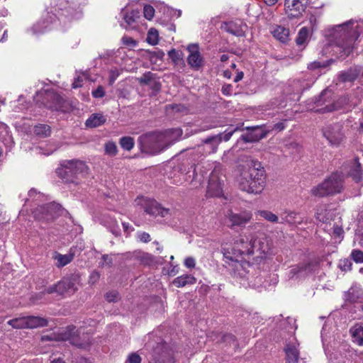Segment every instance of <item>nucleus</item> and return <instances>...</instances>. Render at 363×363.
I'll return each instance as SVG.
<instances>
[{"label":"nucleus","instance_id":"obj_64","mask_svg":"<svg viewBox=\"0 0 363 363\" xmlns=\"http://www.w3.org/2000/svg\"><path fill=\"white\" fill-rule=\"evenodd\" d=\"M75 363H91L90 360L84 357L79 358Z\"/></svg>","mask_w":363,"mask_h":363},{"label":"nucleus","instance_id":"obj_5","mask_svg":"<svg viewBox=\"0 0 363 363\" xmlns=\"http://www.w3.org/2000/svg\"><path fill=\"white\" fill-rule=\"evenodd\" d=\"M343 189V177L341 174L333 173L322 183L311 189L313 196L323 197L339 194Z\"/></svg>","mask_w":363,"mask_h":363},{"label":"nucleus","instance_id":"obj_37","mask_svg":"<svg viewBox=\"0 0 363 363\" xmlns=\"http://www.w3.org/2000/svg\"><path fill=\"white\" fill-rule=\"evenodd\" d=\"M258 215L264 218L265 220L272 223H279V217L269 211H258L257 213Z\"/></svg>","mask_w":363,"mask_h":363},{"label":"nucleus","instance_id":"obj_35","mask_svg":"<svg viewBox=\"0 0 363 363\" xmlns=\"http://www.w3.org/2000/svg\"><path fill=\"white\" fill-rule=\"evenodd\" d=\"M34 133L40 137H48L50 135V127L47 124H38L34 127Z\"/></svg>","mask_w":363,"mask_h":363},{"label":"nucleus","instance_id":"obj_7","mask_svg":"<svg viewBox=\"0 0 363 363\" xmlns=\"http://www.w3.org/2000/svg\"><path fill=\"white\" fill-rule=\"evenodd\" d=\"M58 340L69 341L72 345L79 347L86 348L91 344L90 335L84 333L82 328L77 329L74 325H69L58 335Z\"/></svg>","mask_w":363,"mask_h":363},{"label":"nucleus","instance_id":"obj_52","mask_svg":"<svg viewBox=\"0 0 363 363\" xmlns=\"http://www.w3.org/2000/svg\"><path fill=\"white\" fill-rule=\"evenodd\" d=\"M184 265L189 269L194 268L196 265V261L191 257H186L184 260Z\"/></svg>","mask_w":363,"mask_h":363},{"label":"nucleus","instance_id":"obj_9","mask_svg":"<svg viewBox=\"0 0 363 363\" xmlns=\"http://www.w3.org/2000/svg\"><path fill=\"white\" fill-rule=\"evenodd\" d=\"M220 164H216L210 174L207 186V194L212 197H219L223 194V174Z\"/></svg>","mask_w":363,"mask_h":363},{"label":"nucleus","instance_id":"obj_57","mask_svg":"<svg viewBox=\"0 0 363 363\" xmlns=\"http://www.w3.org/2000/svg\"><path fill=\"white\" fill-rule=\"evenodd\" d=\"M223 341L228 342L230 345L231 344H233V345H236V340H235V336L233 335H230V334L224 335Z\"/></svg>","mask_w":363,"mask_h":363},{"label":"nucleus","instance_id":"obj_51","mask_svg":"<svg viewBox=\"0 0 363 363\" xmlns=\"http://www.w3.org/2000/svg\"><path fill=\"white\" fill-rule=\"evenodd\" d=\"M92 95L94 98H102L105 95V91L101 86L92 91Z\"/></svg>","mask_w":363,"mask_h":363},{"label":"nucleus","instance_id":"obj_56","mask_svg":"<svg viewBox=\"0 0 363 363\" xmlns=\"http://www.w3.org/2000/svg\"><path fill=\"white\" fill-rule=\"evenodd\" d=\"M3 143L7 147H9V148L12 147V146L14 143L12 136L10 135L9 134L6 135L5 139L3 140Z\"/></svg>","mask_w":363,"mask_h":363},{"label":"nucleus","instance_id":"obj_55","mask_svg":"<svg viewBox=\"0 0 363 363\" xmlns=\"http://www.w3.org/2000/svg\"><path fill=\"white\" fill-rule=\"evenodd\" d=\"M324 207H320L317 209V211L315 213V218L317 220L324 222L325 221V216L323 215V211H325Z\"/></svg>","mask_w":363,"mask_h":363},{"label":"nucleus","instance_id":"obj_34","mask_svg":"<svg viewBox=\"0 0 363 363\" xmlns=\"http://www.w3.org/2000/svg\"><path fill=\"white\" fill-rule=\"evenodd\" d=\"M139 11L138 10H133L130 12H125L123 14V19L127 24L125 28L127 29L128 26H130L135 22L137 18L140 17Z\"/></svg>","mask_w":363,"mask_h":363},{"label":"nucleus","instance_id":"obj_63","mask_svg":"<svg viewBox=\"0 0 363 363\" xmlns=\"http://www.w3.org/2000/svg\"><path fill=\"white\" fill-rule=\"evenodd\" d=\"M344 265L342 267L344 270L350 269V267L352 265L351 262L348 259H345L343 261Z\"/></svg>","mask_w":363,"mask_h":363},{"label":"nucleus","instance_id":"obj_53","mask_svg":"<svg viewBox=\"0 0 363 363\" xmlns=\"http://www.w3.org/2000/svg\"><path fill=\"white\" fill-rule=\"evenodd\" d=\"M221 91L225 96H230L233 91V86L231 84H224L222 86Z\"/></svg>","mask_w":363,"mask_h":363},{"label":"nucleus","instance_id":"obj_26","mask_svg":"<svg viewBox=\"0 0 363 363\" xmlns=\"http://www.w3.org/2000/svg\"><path fill=\"white\" fill-rule=\"evenodd\" d=\"M47 319L39 317L30 315L27 316L28 328H35L38 327H45L48 325Z\"/></svg>","mask_w":363,"mask_h":363},{"label":"nucleus","instance_id":"obj_31","mask_svg":"<svg viewBox=\"0 0 363 363\" xmlns=\"http://www.w3.org/2000/svg\"><path fill=\"white\" fill-rule=\"evenodd\" d=\"M286 359L289 363H296L298 360L299 352L294 346L288 345L285 348Z\"/></svg>","mask_w":363,"mask_h":363},{"label":"nucleus","instance_id":"obj_39","mask_svg":"<svg viewBox=\"0 0 363 363\" xmlns=\"http://www.w3.org/2000/svg\"><path fill=\"white\" fill-rule=\"evenodd\" d=\"M168 56L174 65H179L182 61V53L180 51L172 49L168 52Z\"/></svg>","mask_w":363,"mask_h":363},{"label":"nucleus","instance_id":"obj_16","mask_svg":"<svg viewBox=\"0 0 363 363\" xmlns=\"http://www.w3.org/2000/svg\"><path fill=\"white\" fill-rule=\"evenodd\" d=\"M248 132L241 136V139L245 143L257 142L265 138L271 130L265 129L264 125L247 127Z\"/></svg>","mask_w":363,"mask_h":363},{"label":"nucleus","instance_id":"obj_40","mask_svg":"<svg viewBox=\"0 0 363 363\" xmlns=\"http://www.w3.org/2000/svg\"><path fill=\"white\" fill-rule=\"evenodd\" d=\"M308 32L307 28H302L299 30V32L298 33V36L296 40L297 45H303L306 41V40L308 38Z\"/></svg>","mask_w":363,"mask_h":363},{"label":"nucleus","instance_id":"obj_19","mask_svg":"<svg viewBox=\"0 0 363 363\" xmlns=\"http://www.w3.org/2000/svg\"><path fill=\"white\" fill-rule=\"evenodd\" d=\"M226 216L230 223V226L233 228L234 226H243L246 225L251 220L252 214L247 211L239 213H235L230 211Z\"/></svg>","mask_w":363,"mask_h":363},{"label":"nucleus","instance_id":"obj_59","mask_svg":"<svg viewBox=\"0 0 363 363\" xmlns=\"http://www.w3.org/2000/svg\"><path fill=\"white\" fill-rule=\"evenodd\" d=\"M235 130H236V129H234L233 130L225 133L224 134L220 133L222 135V140H223L224 141H228Z\"/></svg>","mask_w":363,"mask_h":363},{"label":"nucleus","instance_id":"obj_48","mask_svg":"<svg viewBox=\"0 0 363 363\" xmlns=\"http://www.w3.org/2000/svg\"><path fill=\"white\" fill-rule=\"evenodd\" d=\"M121 40L124 45L129 47V48H134L138 44L136 40H135L132 38L127 36V35H124L122 38Z\"/></svg>","mask_w":363,"mask_h":363},{"label":"nucleus","instance_id":"obj_33","mask_svg":"<svg viewBox=\"0 0 363 363\" xmlns=\"http://www.w3.org/2000/svg\"><path fill=\"white\" fill-rule=\"evenodd\" d=\"M359 76V72L357 69H350L345 72H342L340 74V77L342 82H353Z\"/></svg>","mask_w":363,"mask_h":363},{"label":"nucleus","instance_id":"obj_6","mask_svg":"<svg viewBox=\"0 0 363 363\" xmlns=\"http://www.w3.org/2000/svg\"><path fill=\"white\" fill-rule=\"evenodd\" d=\"M80 284V276L77 274L63 277L57 283L45 289L43 294L70 295L76 292Z\"/></svg>","mask_w":363,"mask_h":363},{"label":"nucleus","instance_id":"obj_1","mask_svg":"<svg viewBox=\"0 0 363 363\" xmlns=\"http://www.w3.org/2000/svg\"><path fill=\"white\" fill-rule=\"evenodd\" d=\"M224 258L234 262V277L240 279L242 284L247 282L250 286L255 287V277L258 274L255 265L249 262L242 261L243 255H255L256 261L266 259L270 255L269 241L264 235L257 237L255 235L240 236L235 240L233 245H223L221 248Z\"/></svg>","mask_w":363,"mask_h":363},{"label":"nucleus","instance_id":"obj_29","mask_svg":"<svg viewBox=\"0 0 363 363\" xmlns=\"http://www.w3.org/2000/svg\"><path fill=\"white\" fill-rule=\"evenodd\" d=\"M274 37L281 42L285 43L287 41L289 30L283 26H278L272 31Z\"/></svg>","mask_w":363,"mask_h":363},{"label":"nucleus","instance_id":"obj_47","mask_svg":"<svg viewBox=\"0 0 363 363\" xmlns=\"http://www.w3.org/2000/svg\"><path fill=\"white\" fill-rule=\"evenodd\" d=\"M142 359L140 356L136 352L130 353L125 363H141Z\"/></svg>","mask_w":363,"mask_h":363},{"label":"nucleus","instance_id":"obj_46","mask_svg":"<svg viewBox=\"0 0 363 363\" xmlns=\"http://www.w3.org/2000/svg\"><path fill=\"white\" fill-rule=\"evenodd\" d=\"M144 16L147 20H151L155 15V9L150 5H146L144 6L143 9Z\"/></svg>","mask_w":363,"mask_h":363},{"label":"nucleus","instance_id":"obj_18","mask_svg":"<svg viewBox=\"0 0 363 363\" xmlns=\"http://www.w3.org/2000/svg\"><path fill=\"white\" fill-rule=\"evenodd\" d=\"M189 55L187 57V62L189 66L194 69H199L203 65V57L199 52L198 44H190L187 47Z\"/></svg>","mask_w":363,"mask_h":363},{"label":"nucleus","instance_id":"obj_45","mask_svg":"<svg viewBox=\"0 0 363 363\" xmlns=\"http://www.w3.org/2000/svg\"><path fill=\"white\" fill-rule=\"evenodd\" d=\"M121 71L117 68L111 69L109 71V84L112 85L121 74Z\"/></svg>","mask_w":363,"mask_h":363},{"label":"nucleus","instance_id":"obj_22","mask_svg":"<svg viewBox=\"0 0 363 363\" xmlns=\"http://www.w3.org/2000/svg\"><path fill=\"white\" fill-rule=\"evenodd\" d=\"M45 99L47 101L45 106L50 109H57L62 100L60 95L52 91H45Z\"/></svg>","mask_w":363,"mask_h":363},{"label":"nucleus","instance_id":"obj_44","mask_svg":"<svg viewBox=\"0 0 363 363\" xmlns=\"http://www.w3.org/2000/svg\"><path fill=\"white\" fill-rule=\"evenodd\" d=\"M352 259L357 263L363 262V252L359 250H353L351 253Z\"/></svg>","mask_w":363,"mask_h":363},{"label":"nucleus","instance_id":"obj_12","mask_svg":"<svg viewBox=\"0 0 363 363\" xmlns=\"http://www.w3.org/2000/svg\"><path fill=\"white\" fill-rule=\"evenodd\" d=\"M146 345L149 347H153V358L159 363H173V353L167 343L160 342L157 343L156 347L151 342H148Z\"/></svg>","mask_w":363,"mask_h":363},{"label":"nucleus","instance_id":"obj_17","mask_svg":"<svg viewBox=\"0 0 363 363\" xmlns=\"http://www.w3.org/2000/svg\"><path fill=\"white\" fill-rule=\"evenodd\" d=\"M222 141V135L218 134L205 139L202 144L198 146V150L203 155H210L217 151L219 144Z\"/></svg>","mask_w":363,"mask_h":363},{"label":"nucleus","instance_id":"obj_10","mask_svg":"<svg viewBox=\"0 0 363 363\" xmlns=\"http://www.w3.org/2000/svg\"><path fill=\"white\" fill-rule=\"evenodd\" d=\"M62 211L60 204L50 203L37 208L34 211V216L39 220L50 222L60 216Z\"/></svg>","mask_w":363,"mask_h":363},{"label":"nucleus","instance_id":"obj_61","mask_svg":"<svg viewBox=\"0 0 363 363\" xmlns=\"http://www.w3.org/2000/svg\"><path fill=\"white\" fill-rule=\"evenodd\" d=\"M285 128V125L283 123H277L274 125L272 128L273 130H277L279 131L283 130Z\"/></svg>","mask_w":363,"mask_h":363},{"label":"nucleus","instance_id":"obj_14","mask_svg":"<svg viewBox=\"0 0 363 363\" xmlns=\"http://www.w3.org/2000/svg\"><path fill=\"white\" fill-rule=\"evenodd\" d=\"M151 136H159V133H148L140 137V143L143 149L150 154H157L164 150L165 145L164 142H159L152 140Z\"/></svg>","mask_w":363,"mask_h":363},{"label":"nucleus","instance_id":"obj_13","mask_svg":"<svg viewBox=\"0 0 363 363\" xmlns=\"http://www.w3.org/2000/svg\"><path fill=\"white\" fill-rule=\"evenodd\" d=\"M323 135L330 145H340L345 138L342 133V125L340 123H335L326 126L323 129Z\"/></svg>","mask_w":363,"mask_h":363},{"label":"nucleus","instance_id":"obj_24","mask_svg":"<svg viewBox=\"0 0 363 363\" xmlns=\"http://www.w3.org/2000/svg\"><path fill=\"white\" fill-rule=\"evenodd\" d=\"M106 119L101 113H93L86 121V126L89 128L99 127L106 122Z\"/></svg>","mask_w":363,"mask_h":363},{"label":"nucleus","instance_id":"obj_41","mask_svg":"<svg viewBox=\"0 0 363 363\" xmlns=\"http://www.w3.org/2000/svg\"><path fill=\"white\" fill-rule=\"evenodd\" d=\"M147 41L149 44L155 45L158 43V33L156 30L150 29L148 32Z\"/></svg>","mask_w":363,"mask_h":363},{"label":"nucleus","instance_id":"obj_8","mask_svg":"<svg viewBox=\"0 0 363 363\" xmlns=\"http://www.w3.org/2000/svg\"><path fill=\"white\" fill-rule=\"evenodd\" d=\"M135 201L136 205L143 208L147 214L153 217L160 216L161 218H164L169 215V209L162 207L154 199L140 196Z\"/></svg>","mask_w":363,"mask_h":363},{"label":"nucleus","instance_id":"obj_50","mask_svg":"<svg viewBox=\"0 0 363 363\" xmlns=\"http://www.w3.org/2000/svg\"><path fill=\"white\" fill-rule=\"evenodd\" d=\"M138 238L143 242H148L150 241V235L146 232H140L138 233Z\"/></svg>","mask_w":363,"mask_h":363},{"label":"nucleus","instance_id":"obj_28","mask_svg":"<svg viewBox=\"0 0 363 363\" xmlns=\"http://www.w3.org/2000/svg\"><path fill=\"white\" fill-rule=\"evenodd\" d=\"M350 333L353 341L359 345H363V327L361 325H355L350 329Z\"/></svg>","mask_w":363,"mask_h":363},{"label":"nucleus","instance_id":"obj_32","mask_svg":"<svg viewBox=\"0 0 363 363\" xmlns=\"http://www.w3.org/2000/svg\"><path fill=\"white\" fill-rule=\"evenodd\" d=\"M7 324L15 329L28 328L27 316L19 317L9 320Z\"/></svg>","mask_w":363,"mask_h":363},{"label":"nucleus","instance_id":"obj_23","mask_svg":"<svg viewBox=\"0 0 363 363\" xmlns=\"http://www.w3.org/2000/svg\"><path fill=\"white\" fill-rule=\"evenodd\" d=\"M196 279L191 274H183L177 277L172 281V284L176 287L181 288L187 285L196 284Z\"/></svg>","mask_w":363,"mask_h":363},{"label":"nucleus","instance_id":"obj_25","mask_svg":"<svg viewBox=\"0 0 363 363\" xmlns=\"http://www.w3.org/2000/svg\"><path fill=\"white\" fill-rule=\"evenodd\" d=\"M352 166L349 172V175L352 177V179L356 182H359L362 179V171L361 169V166L358 160L354 159L352 162Z\"/></svg>","mask_w":363,"mask_h":363},{"label":"nucleus","instance_id":"obj_49","mask_svg":"<svg viewBox=\"0 0 363 363\" xmlns=\"http://www.w3.org/2000/svg\"><path fill=\"white\" fill-rule=\"evenodd\" d=\"M105 297L108 302H116L119 299L118 293L115 291L106 293Z\"/></svg>","mask_w":363,"mask_h":363},{"label":"nucleus","instance_id":"obj_54","mask_svg":"<svg viewBox=\"0 0 363 363\" xmlns=\"http://www.w3.org/2000/svg\"><path fill=\"white\" fill-rule=\"evenodd\" d=\"M99 278H100V274L96 271H94L90 274L89 283H91V284H94L96 281H99Z\"/></svg>","mask_w":363,"mask_h":363},{"label":"nucleus","instance_id":"obj_36","mask_svg":"<svg viewBox=\"0 0 363 363\" xmlns=\"http://www.w3.org/2000/svg\"><path fill=\"white\" fill-rule=\"evenodd\" d=\"M226 30L236 36H242L244 34L242 27L233 22H230L226 24Z\"/></svg>","mask_w":363,"mask_h":363},{"label":"nucleus","instance_id":"obj_60","mask_svg":"<svg viewBox=\"0 0 363 363\" xmlns=\"http://www.w3.org/2000/svg\"><path fill=\"white\" fill-rule=\"evenodd\" d=\"M82 79L81 77H77V79H75V80L74 81L73 84H72V87L76 89V88H79V87H81L82 86Z\"/></svg>","mask_w":363,"mask_h":363},{"label":"nucleus","instance_id":"obj_11","mask_svg":"<svg viewBox=\"0 0 363 363\" xmlns=\"http://www.w3.org/2000/svg\"><path fill=\"white\" fill-rule=\"evenodd\" d=\"M360 101L361 99L356 95L342 96L339 98L335 103L330 105H327L322 109L324 112H331L337 110L350 111L356 107L360 103Z\"/></svg>","mask_w":363,"mask_h":363},{"label":"nucleus","instance_id":"obj_2","mask_svg":"<svg viewBox=\"0 0 363 363\" xmlns=\"http://www.w3.org/2000/svg\"><path fill=\"white\" fill-rule=\"evenodd\" d=\"M266 173L261 163L250 160L238 167L236 182L238 188L248 194H259L266 186Z\"/></svg>","mask_w":363,"mask_h":363},{"label":"nucleus","instance_id":"obj_58","mask_svg":"<svg viewBox=\"0 0 363 363\" xmlns=\"http://www.w3.org/2000/svg\"><path fill=\"white\" fill-rule=\"evenodd\" d=\"M323 66L324 65H323L320 62L314 61L308 65V68L310 69H315Z\"/></svg>","mask_w":363,"mask_h":363},{"label":"nucleus","instance_id":"obj_42","mask_svg":"<svg viewBox=\"0 0 363 363\" xmlns=\"http://www.w3.org/2000/svg\"><path fill=\"white\" fill-rule=\"evenodd\" d=\"M105 152L109 156H115L117 154V146L113 142H108L105 144Z\"/></svg>","mask_w":363,"mask_h":363},{"label":"nucleus","instance_id":"obj_15","mask_svg":"<svg viewBox=\"0 0 363 363\" xmlns=\"http://www.w3.org/2000/svg\"><path fill=\"white\" fill-rule=\"evenodd\" d=\"M182 135V130L179 128L169 129L162 133H159V136H151L152 140L164 142L165 148L179 140Z\"/></svg>","mask_w":363,"mask_h":363},{"label":"nucleus","instance_id":"obj_20","mask_svg":"<svg viewBox=\"0 0 363 363\" xmlns=\"http://www.w3.org/2000/svg\"><path fill=\"white\" fill-rule=\"evenodd\" d=\"M306 3L301 0H285V8L290 18H297L306 9Z\"/></svg>","mask_w":363,"mask_h":363},{"label":"nucleus","instance_id":"obj_27","mask_svg":"<svg viewBox=\"0 0 363 363\" xmlns=\"http://www.w3.org/2000/svg\"><path fill=\"white\" fill-rule=\"evenodd\" d=\"M104 225L116 236L121 234V228L117 220L110 216L105 217L104 220Z\"/></svg>","mask_w":363,"mask_h":363},{"label":"nucleus","instance_id":"obj_3","mask_svg":"<svg viewBox=\"0 0 363 363\" xmlns=\"http://www.w3.org/2000/svg\"><path fill=\"white\" fill-rule=\"evenodd\" d=\"M348 22L337 26L334 29L333 38L336 42V49L340 51V57L345 58L353 50V43L359 36L358 25Z\"/></svg>","mask_w":363,"mask_h":363},{"label":"nucleus","instance_id":"obj_30","mask_svg":"<svg viewBox=\"0 0 363 363\" xmlns=\"http://www.w3.org/2000/svg\"><path fill=\"white\" fill-rule=\"evenodd\" d=\"M54 259L57 261L56 266L59 268L62 267L69 263H70L73 259V255L67 254L62 255L60 253H56L54 255Z\"/></svg>","mask_w":363,"mask_h":363},{"label":"nucleus","instance_id":"obj_4","mask_svg":"<svg viewBox=\"0 0 363 363\" xmlns=\"http://www.w3.org/2000/svg\"><path fill=\"white\" fill-rule=\"evenodd\" d=\"M88 172V167L80 160H68L61 164L57 169V173L66 182H77L80 177H84Z\"/></svg>","mask_w":363,"mask_h":363},{"label":"nucleus","instance_id":"obj_62","mask_svg":"<svg viewBox=\"0 0 363 363\" xmlns=\"http://www.w3.org/2000/svg\"><path fill=\"white\" fill-rule=\"evenodd\" d=\"M122 225H123L124 231L126 233H129L130 231H132L133 230V228H132L131 225H130L129 223H123Z\"/></svg>","mask_w":363,"mask_h":363},{"label":"nucleus","instance_id":"obj_38","mask_svg":"<svg viewBox=\"0 0 363 363\" xmlns=\"http://www.w3.org/2000/svg\"><path fill=\"white\" fill-rule=\"evenodd\" d=\"M120 145L125 150H130L134 147V140L133 138L126 136L120 139Z\"/></svg>","mask_w":363,"mask_h":363},{"label":"nucleus","instance_id":"obj_43","mask_svg":"<svg viewBox=\"0 0 363 363\" xmlns=\"http://www.w3.org/2000/svg\"><path fill=\"white\" fill-rule=\"evenodd\" d=\"M307 267V264H301L293 267L289 272L290 278H293L294 276L299 274L300 272L306 270Z\"/></svg>","mask_w":363,"mask_h":363},{"label":"nucleus","instance_id":"obj_21","mask_svg":"<svg viewBox=\"0 0 363 363\" xmlns=\"http://www.w3.org/2000/svg\"><path fill=\"white\" fill-rule=\"evenodd\" d=\"M281 223H288L289 225H298L303 222V218L297 213L293 211H286L281 214Z\"/></svg>","mask_w":363,"mask_h":363}]
</instances>
